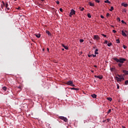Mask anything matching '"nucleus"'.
Instances as JSON below:
<instances>
[{"label": "nucleus", "mask_w": 128, "mask_h": 128, "mask_svg": "<svg viewBox=\"0 0 128 128\" xmlns=\"http://www.w3.org/2000/svg\"><path fill=\"white\" fill-rule=\"evenodd\" d=\"M113 60L116 62H119L118 64L119 68H122V64H124V62L126 60V59L124 58H120V59L118 58H114Z\"/></svg>", "instance_id": "1"}, {"label": "nucleus", "mask_w": 128, "mask_h": 128, "mask_svg": "<svg viewBox=\"0 0 128 128\" xmlns=\"http://www.w3.org/2000/svg\"><path fill=\"white\" fill-rule=\"evenodd\" d=\"M59 118H60V120H64L66 122H68V118L64 116H60Z\"/></svg>", "instance_id": "2"}, {"label": "nucleus", "mask_w": 128, "mask_h": 128, "mask_svg": "<svg viewBox=\"0 0 128 128\" xmlns=\"http://www.w3.org/2000/svg\"><path fill=\"white\" fill-rule=\"evenodd\" d=\"M115 78L117 82H122V80H124V78L122 77V78H120L118 76H116Z\"/></svg>", "instance_id": "3"}, {"label": "nucleus", "mask_w": 128, "mask_h": 128, "mask_svg": "<svg viewBox=\"0 0 128 128\" xmlns=\"http://www.w3.org/2000/svg\"><path fill=\"white\" fill-rule=\"evenodd\" d=\"M66 84H68V86H74V82L72 81H68L66 82Z\"/></svg>", "instance_id": "4"}, {"label": "nucleus", "mask_w": 128, "mask_h": 128, "mask_svg": "<svg viewBox=\"0 0 128 128\" xmlns=\"http://www.w3.org/2000/svg\"><path fill=\"white\" fill-rule=\"evenodd\" d=\"M74 14H76V11L74 10V9H72L70 10V16L72 18V16H74Z\"/></svg>", "instance_id": "5"}, {"label": "nucleus", "mask_w": 128, "mask_h": 128, "mask_svg": "<svg viewBox=\"0 0 128 128\" xmlns=\"http://www.w3.org/2000/svg\"><path fill=\"white\" fill-rule=\"evenodd\" d=\"M94 39L96 40H100V38L98 36V35H94Z\"/></svg>", "instance_id": "6"}, {"label": "nucleus", "mask_w": 128, "mask_h": 128, "mask_svg": "<svg viewBox=\"0 0 128 128\" xmlns=\"http://www.w3.org/2000/svg\"><path fill=\"white\" fill-rule=\"evenodd\" d=\"M94 78H99V80H102V78H104V76H102V75H100V76L95 75Z\"/></svg>", "instance_id": "7"}, {"label": "nucleus", "mask_w": 128, "mask_h": 128, "mask_svg": "<svg viewBox=\"0 0 128 128\" xmlns=\"http://www.w3.org/2000/svg\"><path fill=\"white\" fill-rule=\"evenodd\" d=\"M62 48H65V50H68V47L66 46H64V44H62Z\"/></svg>", "instance_id": "8"}, {"label": "nucleus", "mask_w": 128, "mask_h": 128, "mask_svg": "<svg viewBox=\"0 0 128 128\" xmlns=\"http://www.w3.org/2000/svg\"><path fill=\"white\" fill-rule=\"evenodd\" d=\"M88 58H92V56H93V58H96V54H88Z\"/></svg>", "instance_id": "9"}, {"label": "nucleus", "mask_w": 128, "mask_h": 128, "mask_svg": "<svg viewBox=\"0 0 128 128\" xmlns=\"http://www.w3.org/2000/svg\"><path fill=\"white\" fill-rule=\"evenodd\" d=\"M122 36H126V34L124 32V31L122 30Z\"/></svg>", "instance_id": "10"}, {"label": "nucleus", "mask_w": 128, "mask_h": 128, "mask_svg": "<svg viewBox=\"0 0 128 128\" xmlns=\"http://www.w3.org/2000/svg\"><path fill=\"white\" fill-rule=\"evenodd\" d=\"M91 96L93 98H96V94H91Z\"/></svg>", "instance_id": "11"}, {"label": "nucleus", "mask_w": 128, "mask_h": 128, "mask_svg": "<svg viewBox=\"0 0 128 128\" xmlns=\"http://www.w3.org/2000/svg\"><path fill=\"white\" fill-rule=\"evenodd\" d=\"M2 4L1 5V8L2 9H4V6H5L4 2L2 1Z\"/></svg>", "instance_id": "12"}, {"label": "nucleus", "mask_w": 128, "mask_h": 128, "mask_svg": "<svg viewBox=\"0 0 128 128\" xmlns=\"http://www.w3.org/2000/svg\"><path fill=\"white\" fill-rule=\"evenodd\" d=\"M46 34H48V36H52V34H50V31L46 30Z\"/></svg>", "instance_id": "13"}, {"label": "nucleus", "mask_w": 128, "mask_h": 128, "mask_svg": "<svg viewBox=\"0 0 128 128\" xmlns=\"http://www.w3.org/2000/svg\"><path fill=\"white\" fill-rule=\"evenodd\" d=\"M122 6H124V8H126V6H128V4L122 3Z\"/></svg>", "instance_id": "14"}, {"label": "nucleus", "mask_w": 128, "mask_h": 128, "mask_svg": "<svg viewBox=\"0 0 128 128\" xmlns=\"http://www.w3.org/2000/svg\"><path fill=\"white\" fill-rule=\"evenodd\" d=\"M122 72L124 74H128V70L126 71V70H122Z\"/></svg>", "instance_id": "15"}, {"label": "nucleus", "mask_w": 128, "mask_h": 128, "mask_svg": "<svg viewBox=\"0 0 128 128\" xmlns=\"http://www.w3.org/2000/svg\"><path fill=\"white\" fill-rule=\"evenodd\" d=\"M89 4L90 6H94V4L92 3V2H90Z\"/></svg>", "instance_id": "16"}, {"label": "nucleus", "mask_w": 128, "mask_h": 128, "mask_svg": "<svg viewBox=\"0 0 128 128\" xmlns=\"http://www.w3.org/2000/svg\"><path fill=\"white\" fill-rule=\"evenodd\" d=\"M79 10H81V12H84V8L80 7Z\"/></svg>", "instance_id": "17"}, {"label": "nucleus", "mask_w": 128, "mask_h": 128, "mask_svg": "<svg viewBox=\"0 0 128 128\" xmlns=\"http://www.w3.org/2000/svg\"><path fill=\"white\" fill-rule=\"evenodd\" d=\"M36 36V38H40V34H35Z\"/></svg>", "instance_id": "18"}, {"label": "nucleus", "mask_w": 128, "mask_h": 128, "mask_svg": "<svg viewBox=\"0 0 128 128\" xmlns=\"http://www.w3.org/2000/svg\"><path fill=\"white\" fill-rule=\"evenodd\" d=\"M71 90H78L80 89L78 88H71Z\"/></svg>", "instance_id": "19"}, {"label": "nucleus", "mask_w": 128, "mask_h": 128, "mask_svg": "<svg viewBox=\"0 0 128 128\" xmlns=\"http://www.w3.org/2000/svg\"><path fill=\"white\" fill-rule=\"evenodd\" d=\"M105 4H110V2L108 0H106L104 1Z\"/></svg>", "instance_id": "20"}, {"label": "nucleus", "mask_w": 128, "mask_h": 128, "mask_svg": "<svg viewBox=\"0 0 128 128\" xmlns=\"http://www.w3.org/2000/svg\"><path fill=\"white\" fill-rule=\"evenodd\" d=\"M107 100L110 102H112V98H107Z\"/></svg>", "instance_id": "21"}, {"label": "nucleus", "mask_w": 128, "mask_h": 128, "mask_svg": "<svg viewBox=\"0 0 128 128\" xmlns=\"http://www.w3.org/2000/svg\"><path fill=\"white\" fill-rule=\"evenodd\" d=\"M117 76H118L119 78H124V76H122V75L118 74Z\"/></svg>", "instance_id": "22"}, {"label": "nucleus", "mask_w": 128, "mask_h": 128, "mask_svg": "<svg viewBox=\"0 0 128 128\" xmlns=\"http://www.w3.org/2000/svg\"><path fill=\"white\" fill-rule=\"evenodd\" d=\"M87 16L89 18H92V16L90 15V13H88L87 14Z\"/></svg>", "instance_id": "23"}, {"label": "nucleus", "mask_w": 128, "mask_h": 128, "mask_svg": "<svg viewBox=\"0 0 128 128\" xmlns=\"http://www.w3.org/2000/svg\"><path fill=\"white\" fill-rule=\"evenodd\" d=\"M116 44H120V39L116 40Z\"/></svg>", "instance_id": "24"}, {"label": "nucleus", "mask_w": 128, "mask_h": 128, "mask_svg": "<svg viewBox=\"0 0 128 128\" xmlns=\"http://www.w3.org/2000/svg\"><path fill=\"white\" fill-rule=\"evenodd\" d=\"M6 89H7L6 87V86L2 87V90H4V92L6 91Z\"/></svg>", "instance_id": "25"}, {"label": "nucleus", "mask_w": 128, "mask_h": 128, "mask_svg": "<svg viewBox=\"0 0 128 128\" xmlns=\"http://www.w3.org/2000/svg\"><path fill=\"white\" fill-rule=\"evenodd\" d=\"M110 10V12H112V10H114V6H111Z\"/></svg>", "instance_id": "26"}, {"label": "nucleus", "mask_w": 128, "mask_h": 128, "mask_svg": "<svg viewBox=\"0 0 128 128\" xmlns=\"http://www.w3.org/2000/svg\"><path fill=\"white\" fill-rule=\"evenodd\" d=\"M111 112H112V110L110 109L107 112L108 114H110Z\"/></svg>", "instance_id": "27"}, {"label": "nucleus", "mask_w": 128, "mask_h": 128, "mask_svg": "<svg viewBox=\"0 0 128 128\" xmlns=\"http://www.w3.org/2000/svg\"><path fill=\"white\" fill-rule=\"evenodd\" d=\"M116 70V68H110V70L112 72H114V70Z\"/></svg>", "instance_id": "28"}, {"label": "nucleus", "mask_w": 128, "mask_h": 128, "mask_svg": "<svg viewBox=\"0 0 128 128\" xmlns=\"http://www.w3.org/2000/svg\"><path fill=\"white\" fill-rule=\"evenodd\" d=\"M8 4L7 2L6 3V8H8Z\"/></svg>", "instance_id": "29"}, {"label": "nucleus", "mask_w": 128, "mask_h": 128, "mask_svg": "<svg viewBox=\"0 0 128 128\" xmlns=\"http://www.w3.org/2000/svg\"><path fill=\"white\" fill-rule=\"evenodd\" d=\"M112 42H110V43H108V46H112Z\"/></svg>", "instance_id": "30"}, {"label": "nucleus", "mask_w": 128, "mask_h": 128, "mask_svg": "<svg viewBox=\"0 0 128 128\" xmlns=\"http://www.w3.org/2000/svg\"><path fill=\"white\" fill-rule=\"evenodd\" d=\"M123 48H124V50H126V48L128 47L126 45H123Z\"/></svg>", "instance_id": "31"}, {"label": "nucleus", "mask_w": 128, "mask_h": 128, "mask_svg": "<svg viewBox=\"0 0 128 128\" xmlns=\"http://www.w3.org/2000/svg\"><path fill=\"white\" fill-rule=\"evenodd\" d=\"M80 42H84V40L80 39Z\"/></svg>", "instance_id": "32"}, {"label": "nucleus", "mask_w": 128, "mask_h": 128, "mask_svg": "<svg viewBox=\"0 0 128 128\" xmlns=\"http://www.w3.org/2000/svg\"><path fill=\"white\" fill-rule=\"evenodd\" d=\"M102 36H104V38H106V35L104 34H102Z\"/></svg>", "instance_id": "33"}, {"label": "nucleus", "mask_w": 128, "mask_h": 128, "mask_svg": "<svg viewBox=\"0 0 128 128\" xmlns=\"http://www.w3.org/2000/svg\"><path fill=\"white\" fill-rule=\"evenodd\" d=\"M128 84V80H126V82H125V84L126 86V84Z\"/></svg>", "instance_id": "34"}, {"label": "nucleus", "mask_w": 128, "mask_h": 128, "mask_svg": "<svg viewBox=\"0 0 128 128\" xmlns=\"http://www.w3.org/2000/svg\"><path fill=\"white\" fill-rule=\"evenodd\" d=\"M117 20H118V22H120V18H117Z\"/></svg>", "instance_id": "35"}, {"label": "nucleus", "mask_w": 128, "mask_h": 128, "mask_svg": "<svg viewBox=\"0 0 128 128\" xmlns=\"http://www.w3.org/2000/svg\"><path fill=\"white\" fill-rule=\"evenodd\" d=\"M96 2H98V4L100 3V0H94Z\"/></svg>", "instance_id": "36"}, {"label": "nucleus", "mask_w": 128, "mask_h": 128, "mask_svg": "<svg viewBox=\"0 0 128 128\" xmlns=\"http://www.w3.org/2000/svg\"><path fill=\"white\" fill-rule=\"evenodd\" d=\"M120 88V85L118 84H117V89L118 90Z\"/></svg>", "instance_id": "37"}, {"label": "nucleus", "mask_w": 128, "mask_h": 128, "mask_svg": "<svg viewBox=\"0 0 128 128\" xmlns=\"http://www.w3.org/2000/svg\"><path fill=\"white\" fill-rule=\"evenodd\" d=\"M121 22L122 23V24H126L124 22V20H122Z\"/></svg>", "instance_id": "38"}, {"label": "nucleus", "mask_w": 128, "mask_h": 128, "mask_svg": "<svg viewBox=\"0 0 128 128\" xmlns=\"http://www.w3.org/2000/svg\"><path fill=\"white\" fill-rule=\"evenodd\" d=\"M60 12H63V10H62V8H60Z\"/></svg>", "instance_id": "39"}, {"label": "nucleus", "mask_w": 128, "mask_h": 128, "mask_svg": "<svg viewBox=\"0 0 128 128\" xmlns=\"http://www.w3.org/2000/svg\"><path fill=\"white\" fill-rule=\"evenodd\" d=\"M100 18H104V17L102 15L100 16Z\"/></svg>", "instance_id": "40"}, {"label": "nucleus", "mask_w": 128, "mask_h": 128, "mask_svg": "<svg viewBox=\"0 0 128 128\" xmlns=\"http://www.w3.org/2000/svg\"><path fill=\"white\" fill-rule=\"evenodd\" d=\"M112 32L114 34H116V31L114 30H112Z\"/></svg>", "instance_id": "41"}, {"label": "nucleus", "mask_w": 128, "mask_h": 128, "mask_svg": "<svg viewBox=\"0 0 128 128\" xmlns=\"http://www.w3.org/2000/svg\"><path fill=\"white\" fill-rule=\"evenodd\" d=\"M95 54H98V52H94Z\"/></svg>", "instance_id": "42"}, {"label": "nucleus", "mask_w": 128, "mask_h": 128, "mask_svg": "<svg viewBox=\"0 0 128 128\" xmlns=\"http://www.w3.org/2000/svg\"><path fill=\"white\" fill-rule=\"evenodd\" d=\"M56 2L57 4H60V1H56Z\"/></svg>", "instance_id": "43"}, {"label": "nucleus", "mask_w": 128, "mask_h": 128, "mask_svg": "<svg viewBox=\"0 0 128 128\" xmlns=\"http://www.w3.org/2000/svg\"><path fill=\"white\" fill-rule=\"evenodd\" d=\"M106 16H107V17L110 16V13H107V14H106Z\"/></svg>", "instance_id": "44"}, {"label": "nucleus", "mask_w": 128, "mask_h": 128, "mask_svg": "<svg viewBox=\"0 0 128 128\" xmlns=\"http://www.w3.org/2000/svg\"><path fill=\"white\" fill-rule=\"evenodd\" d=\"M104 44H108V40H105Z\"/></svg>", "instance_id": "45"}, {"label": "nucleus", "mask_w": 128, "mask_h": 128, "mask_svg": "<svg viewBox=\"0 0 128 128\" xmlns=\"http://www.w3.org/2000/svg\"><path fill=\"white\" fill-rule=\"evenodd\" d=\"M95 52H98V49H96V50H95Z\"/></svg>", "instance_id": "46"}, {"label": "nucleus", "mask_w": 128, "mask_h": 128, "mask_svg": "<svg viewBox=\"0 0 128 128\" xmlns=\"http://www.w3.org/2000/svg\"><path fill=\"white\" fill-rule=\"evenodd\" d=\"M17 10H20V7H18V8H16Z\"/></svg>", "instance_id": "47"}, {"label": "nucleus", "mask_w": 128, "mask_h": 128, "mask_svg": "<svg viewBox=\"0 0 128 128\" xmlns=\"http://www.w3.org/2000/svg\"><path fill=\"white\" fill-rule=\"evenodd\" d=\"M94 68H98V66H96V65L94 66Z\"/></svg>", "instance_id": "48"}, {"label": "nucleus", "mask_w": 128, "mask_h": 128, "mask_svg": "<svg viewBox=\"0 0 128 128\" xmlns=\"http://www.w3.org/2000/svg\"><path fill=\"white\" fill-rule=\"evenodd\" d=\"M18 88H21L22 87H21L20 86L18 87Z\"/></svg>", "instance_id": "49"}, {"label": "nucleus", "mask_w": 128, "mask_h": 128, "mask_svg": "<svg viewBox=\"0 0 128 128\" xmlns=\"http://www.w3.org/2000/svg\"><path fill=\"white\" fill-rule=\"evenodd\" d=\"M107 120H108V122H110V119L108 118Z\"/></svg>", "instance_id": "50"}, {"label": "nucleus", "mask_w": 128, "mask_h": 128, "mask_svg": "<svg viewBox=\"0 0 128 128\" xmlns=\"http://www.w3.org/2000/svg\"><path fill=\"white\" fill-rule=\"evenodd\" d=\"M122 128H126V126H122Z\"/></svg>", "instance_id": "51"}, {"label": "nucleus", "mask_w": 128, "mask_h": 128, "mask_svg": "<svg viewBox=\"0 0 128 128\" xmlns=\"http://www.w3.org/2000/svg\"><path fill=\"white\" fill-rule=\"evenodd\" d=\"M7 10H10V8H7Z\"/></svg>", "instance_id": "52"}, {"label": "nucleus", "mask_w": 128, "mask_h": 128, "mask_svg": "<svg viewBox=\"0 0 128 128\" xmlns=\"http://www.w3.org/2000/svg\"><path fill=\"white\" fill-rule=\"evenodd\" d=\"M48 52L50 50V49H48V48H47Z\"/></svg>", "instance_id": "53"}, {"label": "nucleus", "mask_w": 128, "mask_h": 128, "mask_svg": "<svg viewBox=\"0 0 128 128\" xmlns=\"http://www.w3.org/2000/svg\"><path fill=\"white\" fill-rule=\"evenodd\" d=\"M42 2H44V0H41Z\"/></svg>", "instance_id": "54"}, {"label": "nucleus", "mask_w": 128, "mask_h": 128, "mask_svg": "<svg viewBox=\"0 0 128 128\" xmlns=\"http://www.w3.org/2000/svg\"><path fill=\"white\" fill-rule=\"evenodd\" d=\"M62 50H64V48H62Z\"/></svg>", "instance_id": "55"}, {"label": "nucleus", "mask_w": 128, "mask_h": 128, "mask_svg": "<svg viewBox=\"0 0 128 128\" xmlns=\"http://www.w3.org/2000/svg\"><path fill=\"white\" fill-rule=\"evenodd\" d=\"M92 72H94V70H91Z\"/></svg>", "instance_id": "56"}, {"label": "nucleus", "mask_w": 128, "mask_h": 128, "mask_svg": "<svg viewBox=\"0 0 128 128\" xmlns=\"http://www.w3.org/2000/svg\"><path fill=\"white\" fill-rule=\"evenodd\" d=\"M55 14H56V12H55Z\"/></svg>", "instance_id": "57"}, {"label": "nucleus", "mask_w": 128, "mask_h": 128, "mask_svg": "<svg viewBox=\"0 0 128 128\" xmlns=\"http://www.w3.org/2000/svg\"><path fill=\"white\" fill-rule=\"evenodd\" d=\"M126 32V30H125Z\"/></svg>", "instance_id": "58"}, {"label": "nucleus", "mask_w": 128, "mask_h": 128, "mask_svg": "<svg viewBox=\"0 0 128 128\" xmlns=\"http://www.w3.org/2000/svg\"><path fill=\"white\" fill-rule=\"evenodd\" d=\"M15 1H16V0H14Z\"/></svg>", "instance_id": "59"}]
</instances>
